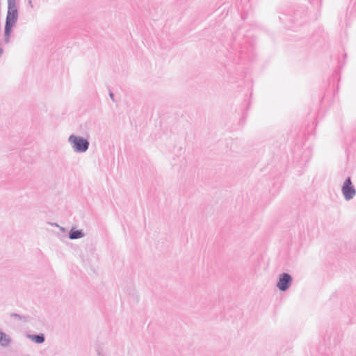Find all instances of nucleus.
<instances>
[{
	"mask_svg": "<svg viewBox=\"0 0 356 356\" xmlns=\"http://www.w3.org/2000/svg\"><path fill=\"white\" fill-rule=\"evenodd\" d=\"M3 52V49L1 47H0V57L1 56Z\"/></svg>",
	"mask_w": 356,
	"mask_h": 356,
	"instance_id": "13",
	"label": "nucleus"
},
{
	"mask_svg": "<svg viewBox=\"0 0 356 356\" xmlns=\"http://www.w3.org/2000/svg\"><path fill=\"white\" fill-rule=\"evenodd\" d=\"M307 19V9L305 6H300L295 9L291 16L290 21L297 26L305 23Z\"/></svg>",
	"mask_w": 356,
	"mask_h": 356,
	"instance_id": "2",
	"label": "nucleus"
},
{
	"mask_svg": "<svg viewBox=\"0 0 356 356\" xmlns=\"http://www.w3.org/2000/svg\"><path fill=\"white\" fill-rule=\"evenodd\" d=\"M16 23L6 21L4 27V42L9 43L13 28L15 27Z\"/></svg>",
	"mask_w": 356,
	"mask_h": 356,
	"instance_id": "6",
	"label": "nucleus"
},
{
	"mask_svg": "<svg viewBox=\"0 0 356 356\" xmlns=\"http://www.w3.org/2000/svg\"><path fill=\"white\" fill-rule=\"evenodd\" d=\"M10 316L11 317H14L15 318H17V319H19V320H22V316H21L19 314H16V313L11 314Z\"/></svg>",
	"mask_w": 356,
	"mask_h": 356,
	"instance_id": "10",
	"label": "nucleus"
},
{
	"mask_svg": "<svg viewBox=\"0 0 356 356\" xmlns=\"http://www.w3.org/2000/svg\"><path fill=\"white\" fill-rule=\"evenodd\" d=\"M85 236V234L81 229H71L69 232V238L71 240L79 239Z\"/></svg>",
	"mask_w": 356,
	"mask_h": 356,
	"instance_id": "7",
	"label": "nucleus"
},
{
	"mask_svg": "<svg viewBox=\"0 0 356 356\" xmlns=\"http://www.w3.org/2000/svg\"><path fill=\"white\" fill-rule=\"evenodd\" d=\"M35 1V5L33 3V0H29L28 1V5L32 8L33 9L35 8V6H36L38 8L40 7V3H38L36 1Z\"/></svg>",
	"mask_w": 356,
	"mask_h": 356,
	"instance_id": "9",
	"label": "nucleus"
},
{
	"mask_svg": "<svg viewBox=\"0 0 356 356\" xmlns=\"http://www.w3.org/2000/svg\"><path fill=\"white\" fill-rule=\"evenodd\" d=\"M26 337L28 339H30L31 340H32L33 341H34L35 343H36L38 344L42 343L45 341L44 334H42V333H40L38 334H29L26 335Z\"/></svg>",
	"mask_w": 356,
	"mask_h": 356,
	"instance_id": "8",
	"label": "nucleus"
},
{
	"mask_svg": "<svg viewBox=\"0 0 356 356\" xmlns=\"http://www.w3.org/2000/svg\"><path fill=\"white\" fill-rule=\"evenodd\" d=\"M293 282L292 276L287 273H282L279 275L276 286L281 291H287Z\"/></svg>",
	"mask_w": 356,
	"mask_h": 356,
	"instance_id": "5",
	"label": "nucleus"
},
{
	"mask_svg": "<svg viewBox=\"0 0 356 356\" xmlns=\"http://www.w3.org/2000/svg\"><path fill=\"white\" fill-rule=\"evenodd\" d=\"M109 97L112 99L113 102H115L114 94L112 92H110Z\"/></svg>",
	"mask_w": 356,
	"mask_h": 356,
	"instance_id": "11",
	"label": "nucleus"
},
{
	"mask_svg": "<svg viewBox=\"0 0 356 356\" xmlns=\"http://www.w3.org/2000/svg\"><path fill=\"white\" fill-rule=\"evenodd\" d=\"M68 143L71 145L74 152L76 153L86 152L90 146V142L87 138L74 134L69 136Z\"/></svg>",
	"mask_w": 356,
	"mask_h": 356,
	"instance_id": "1",
	"label": "nucleus"
},
{
	"mask_svg": "<svg viewBox=\"0 0 356 356\" xmlns=\"http://www.w3.org/2000/svg\"><path fill=\"white\" fill-rule=\"evenodd\" d=\"M19 0H7L8 10L6 21L17 24Z\"/></svg>",
	"mask_w": 356,
	"mask_h": 356,
	"instance_id": "3",
	"label": "nucleus"
},
{
	"mask_svg": "<svg viewBox=\"0 0 356 356\" xmlns=\"http://www.w3.org/2000/svg\"><path fill=\"white\" fill-rule=\"evenodd\" d=\"M341 192L344 196V199L346 201L352 200L356 195V189L353 185L351 179L350 177H347L343 182L341 187Z\"/></svg>",
	"mask_w": 356,
	"mask_h": 356,
	"instance_id": "4",
	"label": "nucleus"
},
{
	"mask_svg": "<svg viewBox=\"0 0 356 356\" xmlns=\"http://www.w3.org/2000/svg\"><path fill=\"white\" fill-rule=\"evenodd\" d=\"M29 317L28 316H22V319L24 321H27Z\"/></svg>",
	"mask_w": 356,
	"mask_h": 356,
	"instance_id": "12",
	"label": "nucleus"
}]
</instances>
